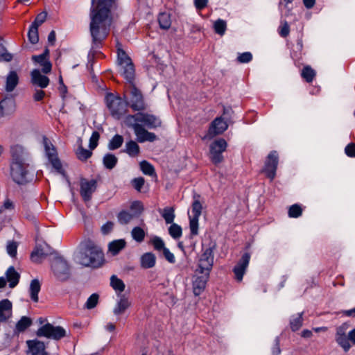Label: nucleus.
<instances>
[{
    "instance_id": "f8f14e48",
    "label": "nucleus",
    "mask_w": 355,
    "mask_h": 355,
    "mask_svg": "<svg viewBox=\"0 0 355 355\" xmlns=\"http://www.w3.org/2000/svg\"><path fill=\"white\" fill-rule=\"evenodd\" d=\"M89 240L85 239L78 246L74 254V261L76 263L89 266Z\"/></svg>"
},
{
    "instance_id": "c9c22d12",
    "label": "nucleus",
    "mask_w": 355,
    "mask_h": 355,
    "mask_svg": "<svg viewBox=\"0 0 355 355\" xmlns=\"http://www.w3.org/2000/svg\"><path fill=\"white\" fill-rule=\"evenodd\" d=\"M80 193L85 202L89 201V181L81 178L80 181Z\"/></svg>"
},
{
    "instance_id": "7ed1b4c3",
    "label": "nucleus",
    "mask_w": 355,
    "mask_h": 355,
    "mask_svg": "<svg viewBox=\"0 0 355 355\" xmlns=\"http://www.w3.org/2000/svg\"><path fill=\"white\" fill-rule=\"evenodd\" d=\"M117 61L120 71L128 82H132L135 78V67L130 58L126 53L118 46Z\"/></svg>"
},
{
    "instance_id": "9d476101",
    "label": "nucleus",
    "mask_w": 355,
    "mask_h": 355,
    "mask_svg": "<svg viewBox=\"0 0 355 355\" xmlns=\"http://www.w3.org/2000/svg\"><path fill=\"white\" fill-rule=\"evenodd\" d=\"M227 144L224 139L215 140L210 145V158L214 164L220 163L223 160L222 153L225 151Z\"/></svg>"
},
{
    "instance_id": "f3484780",
    "label": "nucleus",
    "mask_w": 355,
    "mask_h": 355,
    "mask_svg": "<svg viewBox=\"0 0 355 355\" xmlns=\"http://www.w3.org/2000/svg\"><path fill=\"white\" fill-rule=\"evenodd\" d=\"M227 123L221 117L216 118L210 125L208 136L213 137L217 135H220L227 129Z\"/></svg>"
},
{
    "instance_id": "864d4df0",
    "label": "nucleus",
    "mask_w": 355,
    "mask_h": 355,
    "mask_svg": "<svg viewBox=\"0 0 355 355\" xmlns=\"http://www.w3.org/2000/svg\"><path fill=\"white\" fill-rule=\"evenodd\" d=\"M278 33L282 37H286L290 33V27L288 22L285 20L281 21V24L278 28Z\"/></svg>"
},
{
    "instance_id": "cd10ccee",
    "label": "nucleus",
    "mask_w": 355,
    "mask_h": 355,
    "mask_svg": "<svg viewBox=\"0 0 355 355\" xmlns=\"http://www.w3.org/2000/svg\"><path fill=\"white\" fill-rule=\"evenodd\" d=\"M6 282H9L10 288L15 287L19 280L20 275L18 273L13 266H10L8 268L6 272Z\"/></svg>"
},
{
    "instance_id": "680f3d73",
    "label": "nucleus",
    "mask_w": 355,
    "mask_h": 355,
    "mask_svg": "<svg viewBox=\"0 0 355 355\" xmlns=\"http://www.w3.org/2000/svg\"><path fill=\"white\" fill-rule=\"evenodd\" d=\"M100 135L98 131H94L90 137V150H94L98 145Z\"/></svg>"
},
{
    "instance_id": "0e129e2a",
    "label": "nucleus",
    "mask_w": 355,
    "mask_h": 355,
    "mask_svg": "<svg viewBox=\"0 0 355 355\" xmlns=\"http://www.w3.org/2000/svg\"><path fill=\"white\" fill-rule=\"evenodd\" d=\"M114 223L111 221L107 222L101 227V232L103 234L106 235L110 234L114 228Z\"/></svg>"
},
{
    "instance_id": "e433bc0d",
    "label": "nucleus",
    "mask_w": 355,
    "mask_h": 355,
    "mask_svg": "<svg viewBox=\"0 0 355 355\" xmlns=\"http://www.w3.org/2000/svg\"><path fill=\"white\" fill-rule=\"evenodd\" d=\"M32 324V320L30 318L23 316L17 322L15 325V330L18 332H22L29 327Z\"/></svg>"
},
{
    "instance_id": "5fc2aeb1",
    "label": "nucleus",
    "mask_w": 355,
    "mask_h": 355,
    "mask_svg": "<svg viewBox=\"0 0 355 355\" xmlns=\"http://www.w3.org/2000/svg\"><path fill=\"white\" fill-rule=\"evenodd\" d=\"M198 220L199 218L189 216V227L192 235L198 234Z\"/></svg>"
},
{
    "instance_id": "4468645a",
    "label": "nucleus",
    "mask_w": 355,
    "mask_h": 355,
    "mask_svg": "<svg viewBox=\"0 0 355 355\" xmlns=\"http://www.w3.org/2000/svg\"><path fill=\"white\" fill-rule=\"evenodd\" d=\"M214 263V255L211 248H207L203 253L200 255L198 262L199 273L209 274Z\"/></svg>"
},
{
    "instance_id": "8fccbe9b",
    "label": "nucleus",
    "mask_w": 355,
    "mask_h": 355,
    "mask_svg": "<svg viewBox=\"0 0 355 355\" xmlns=\"http://www.w3.org/2000/svg\"><path fill=\"white\" fill-rule=\"evenodd\" d=\"M130 211L135 217H139L144 210L143 205L139 201H135L131 203Z\"/></svg>"
},
{
    "instance_id": "a878e982",
    "label": "nucleus",
    "mask_w": 355,
    "mask_h": 355,
    "mask_svg": "<svg viewBox=\"0 0 355 355\" xmlns=\"http://www.w3.org/2000/svg\"><path fill=\"white\" fill-rule=\"evenodd\" d=\"M119 300L113 310L114 314L116 315L123 313L130 305L128 298L125 295H119Z\"/></svg>"
},
{
    "instance_id": "37998d69",
    "label": "nucleus",
    "mask_w": 355,
    "mask_h": 355,
    "mask_svg": "<svg viewBox=\"0 0 355 355\" xmlns=\"http://www.w3.org/2000/svg\"><path fill=\"white\" fill-rule=\"evenodd\" d=\"M28 37L31 44H37L39 41L38 27L31 25L28 32Z\"/></svg>"
},
{
    "instance_id": "20e7f679",
    "label": "nucleus",
    "mask_w": 355,
    "mask_h": 355,
    "mask_svg": "<svg viewBox=\"0 0 355 355\" xmlns=\"http://www.w3.org/2000/svg\"><path fill=\"white\" fill-rule=\"evenodd\" d=\"M28 167L26 162H12L10 174L12 180L19 184L26 182L29 176Z\"/></svg>"
},
{
    "instance_id": "72a5a7b5",
    "label": "nucleus",
    "mask_w": 355,
    "mask_h": 355,
    "mask_svg": "<svg viewBox=\"0 0 355 355\" xmlns=\"http://www.w3.org/2000/svg\"><path fill=\"white\" fill-rule=\"evenodd\" d=\"M202 209V204L200 202V196L195 194L193 196V201L192 203L191 211L193 215L191 217L200 218Z\"/></svg>"
},
{
    "instance_id": "6e6d98bb",
    "label": "nucleus",
    "mask_w": 355,
    "mask_h": 355,
    "mask_svg": "<svg viewBox=\"0 0 355 355\" xmlns=\"http://www.w3.org/2000/svg\"><path fill=\"white\" fill-rule=\"evenodd\" d=\"M46 17H47L46 12L43 11V12H40L37 15V17H35L34 21L32 23L31 25L39 27L40 25H42L46 21Z\"/></svg>"
},
{
    "instance_id": "dca6fc26",
    "label": "nucleus",
    "mask_w": 355,
    "mask_h": 355,
    "mask_svg": "<svg viewBox=\"0 0 355 355\" xmlns=\"http://www.w3.org/2000/svg\"><path fill=\"white\" fill-rule=\"evenodd\" d=\"M250 259V255L249 253H245L241 259L239 261L237 264L234 268V272L235 278L238 282H241L244 274L245 273L246 269L248 267Z\"/></svg>"
},
{
    "instance_id": "c03bdc74",
    "label": "nucleus",
    "mask_w": 355,
    "mask_h": 355,
    "mask_svg": "<svg viewBox=\"0 0 355 355\" xmlns=\"http://www.w3.org/2000/svg\"><path fill=\"white\" fill-rule=\"evenodd\" d=\"M302 324V313L293 315L290 320L291 328L293 331L298 330Z\"/></svg>"
},
{
    "instance_id": "c85d7f7f",
    "label": "nucleus",
    "mask_w": 355,
    "mask_h": 355,
    "mask_svg": "<svg viewBox=\"0 0 355 355\" xmlns=\"http://www.w3.org/2000/svg\"><path fill=\"white\" fill-rule=\"evenodd\" d=\"M49 253L45 251L44 248L42 245H37L35 250L32 252L31 259L34 263H41L42 259L47 257Z\"/></svg>"
},
{
    "instance_id": "4d7b16f0",
    "label": "nucleus",
    "mask_w": 355,
    "mask_h": 355,
    "mask_svg": "<svg viewBox=\"0 0 355 355\" xmlns=\"http://www.w3.org/2000/svg\"><path fill=\"white\" fill-rule=\"evenodd\" d=\"M12 59V55L7 51L3 45H0V61L9 62Z\"/></svg>"
},
{
    "instance_id": "1a4fd4ad",
    "label": "nucleus",
    "mask_w": 355,
    "mask_h": 355,
    "mask_svg": "<svg viewBox=\"0 0 355 355\" xmlns=\"http://www.w3.org/2000/svg\"><path fill=\"white\" fill-rule=\"evenodd\" d=\"M37 335L40 337L60 340L66 336V331L62 327H55L50 323H47L37 329Z\"/></svg>"
},
{
    "instance_id": "bb28decb",
    "label": "nucleus",
    "mask_w": 355,
    "mask_h": 355,
    "mask_svg": "<svg viewBox=\"0 0 355 355\" xmlns=\"http://www.w3.org/2000/svg\"><path fill=\"white\" fill-rule=\"evenodd\" d=\"M156 263V257L151 252L144 253L140 258L141 267L144 269L152 268Z\"/></svg>"
},
{
    "instance_id": "5701e85b",
    "label": "nucleus",
    "mask_w": 355,
    "mask_h": 355,
    "mask_svg": "<svg viewBox=\"0 0 355 355\" xmlns=\"http://www.w3.org/2000/svg\"><path fill=\"white\" fill-rule=\"evenodd\" d=\"M11 155L12 157V162H26V153L24 147L21 145L16 144L11 147Z\"/></svg>"
},
{
    "instance_id": "69168bd1",
    "label": "nucleus",
    "mask_w": 355,
    "mask_h": 355,
    "mask_svg": "<svg viewBox=\"0 0 355 355\" xmlns=\"http://www.w3.org/2000/svg\"><path fill=\"white\" fill-rule=\"evenodd\" d=\"M349 325L347 323H343L336 329V336H345Z\"/></svg>"
},
{
    "instance_id": "58836bf2",
    "label": "nucleus",
    "mask_w": 355,
    "mask_h": 355,
    "mask_svg": "<svg viewBox=\"0 0 355 355\" xmlns=\"http://www.w3.org/2000/svg\"><path fill=\"white\" fill-rule=\"evenodd\" d=\"M158 21L161 28L168 29L171 25L170 15L166 12L160 13L158 17Z\"/></svg>"
},
{
    "instance_id": "79ce46f5",
    "label": "nucleus",
    "mask_w": 355,
    "mask_h": 355,
    "mask_svg": "<svg viewBox=\"0 0 355 355\" xmlns=\"http://www.w3.org/2000/svg\"><path fill=\"white\" fill-rule=\"evenodd\" d=\"M117 161V157L110 153L106 154L103 157V164L108 169H112L116 166Z\"/></svg>"
},
{
    "instance_id": "f704fd0d",
    "label": "nucleus",
    "mask_w": 355,
    "mask_h": 355,
    "mask_svg": "<svg viewBox=\"0 0 355 355\" xmlns=\"http://www.w3.org/2000/svg\"><path fill=\"white\" fill-rule=\"evenodd\" d=\"M135 218V216L132 212L126 210L121 211L117 215L118 221L122 225L128 224Z\"/></svg>"
},
{
    "instance_id": "7c9ffc66",
    "label": "nucleus",
    "mask_w": 355,
    "mask_h": 355,
    "mask_svg": "<svg viewBox=\"0 0 355 355\" xmlns=\"http://www.w3.org/2000/svg\"><path fill=\"white\" fill-rule=\"evenodd\" d=\"M41 285L38 279H35L31 281L29 288L30 296L31 300L35 302H38V293L40 291Z\"/></svg>"
},
{
    "instance_id": "423d86ee",
    "label": "nucleus",
    "mask_w": 355,
    "mask_h": 355,
    "mask_svg": "<svg viewBox=\"0 0 355 355\" xmlns=\"http://www.w3.org/2000/svg\"><path fill=\"white\" fill-rule=\"evenodd\" d=\"M52 271L60 281H65L69 278L70 269L68 263L60 257H56L51 263Z\"/></svg>"
},
{
    "instance_id": "09e8293b",
    "label": "nucleus",
    "mask_w": 355,
    "mask_h": 355,
    "mask_svg": "<svg viewBox=\"0 0 355 355\" xmlns=\"http://www.w3.org/2000/svg\"><path fill=\"white\" fill-rule=\"evenodd\" d=\"M123 142V138L122 136L116 135L110 141L108 148L110 150H115L121 147Z\"/></svg>"
},
{
    "instance_id": "49530a36",
    "label": "nucleus",
    "mask_w": 355,
    "mask_h": 355,
    "mask_svg": "<svg viewBox=\"0 0 355 355\" xmlns=\"http://www.w3.org/2000/svg\"><path fill=\"white\" fill-rule=\"evenodd\" d=\"M131 235L135 241L141 243L145 238V232L142 228L139 227H135L132 230Z\"/></svg>"
},
{
    "instance_id": "a211bd4d",
    "label": "nucleus",
    "mask_w": 355,
    "mask_h": 355,
    "mask_svg": "<svg viewBox=\"0 0 355 355\" xmlns=\"http://www.w3.org/2000/svg\"><path fill=\"white\" fill-rule=\"evenodd\" d=\"M42 72L39 69H33L31 73V82L33 85L44 89L49 85L50 80L46 76L42 74Z\"/></svg>"
},
{
    "instance_id": "e2e57ef3",
    "label": "nucleus",
    "mask_w": 355,
    "mask_h": 355,
    "mask_svg": "<svg viewBox=\"0 0 355 355\" xmlns=\"http://www.w3.org/2000/svg\"><path fill=\"white\" fill-rule=\"evenodd\" d=\"M144 179L143 178H135L132 181V186L137 191H140L144 184Z\"/></svg>"
},
{
    "instance_id": "6ab92c4d",
    "label": "nucleus",
    "mask_w": 355,
    "mask_h": 355,
    "mask_svg": "<svg viewBox=\"0 0 355 355\" xmlns=\"http://www.w3.org/2000/svg\"><path fill=\"white\" fill-rule=\"evenodd\" d=\"M12 315V304L8 299L0 301V322L10 319Z\"/></svg>"
},
{
    "instance_id": "4c0bfd02",
    "label": "nucleus",
    "mask_w": 355,
    "mask_h": 355,
    "mask_svg": "<svg viewBox=\"0 0 355 355\" xmlns=\"http://www.w3.org/2000/svg\"><path fill=\"white\" fill-rule=\"evenodd\" d=\"M316 75L315 71L309 66L304 67L301 71L302 77L307 82L311 83Z\"/></svg>"
},
{
    "instance_id": "c756f323",
    "label": "nucleus",
    "mask_w": 355,
    "mask_h": 355,
    "mask_svg": "<svg viewBox=\"0 0 355 355\" xmlns=\"http://www.w3.org/2000/svg\"><path fill=\"white\" fill-rule=\"evenodd\" d=\"M126 245L124 239H117L110 242L108 245V250L112 255H116Z\"/></svg>"
},
{
    "instance_id": "2eb2a0df",
    "label": "nucleus",
    "mask_w": 355,
    "mask_h": 355,
    "mask_svg": "<svg viewBox=\"0 0 355 355\" xmlns=\"http://www.w3.org/2000/svg\"><path fill=\"white\" fill-rule=\"evenodd\" d=\"M209 274L199 273L198 270L193 276V291L195 295H200L205 290Z\"/></svg>"
},
{
    "instance_id": "f03ea898",
    "label": "nucleus",
    "mask_w": 355,
    "mask_h": 355,
    "mask_svg": "<svg viewBox=\"0 0 355 355\" xmlns=\"http://www.w3.org/2000/svg\"><path fill=\"white\" fill-rule=\"evenodd\" d=\"M127 121L133 128L139 142L153 141L156 139V135L147 131L139 124L143 123L149 128H155L161 125V121L154 115L146 113H137L130 115L127 118Z\"/></svg>"
},
{
    "instance_id": "603ef678",
    "label": "nucleus",
    "mask_w": 355,
    "mask_h": 355,
    "mask_svg": "<svg viewBox=\"0 0 355 355\" xmlns=\"http://www.w3.org/2000/svg\"><path fill=\"white\" fill-rule=\"evenodd\" d=\"M302 214V209L300 205L295 204L291 205L288 209V216L291 218H298Z\"/></svg>"
},
{
    "instance_id": "774afa93",
    "label": "nucleus",
    "mask_w": 355,
    "mask_h": 355,
    "mask_svg": "<svg viewBox=\"0 0 355 355\" xmlns=\"http://www.w3.org/2000/svg\"><path fill=\"white\" fill-rule=\"evenodd\" d=\"M345 151L347 156L355 157V144L351 143L348 144L345 147Z\"/></svg>"
},
{
    "instance_id": "bf43d9fd",
    "label": "nucleus",
    "mask_w": 355,
    "mask_h": 355,
    "mask_svg": "<svg viewBox=\"0 0 355 355\" xmlns=\"http://www.w3.org/2000/svg\"><path fill=\"white\" fill-rule=\"evenodd\" d=\"M252 59V55L250 52H244L240 53L237 57V61L240 63H248Z\"/></svg>"
},
{
    "instance_id": "a19ab883",
    "label": "nucleus",
    "mask_w": 355,
    "mask_h": 355,
    "mask_svg": "<svg viewBox=\"0 0 355 355\" xmlns=\"http://www.w3.org/2000/svg\"><path fill=\"white\" fill-rule=\"evenodd\" d=\"M162 216L164 218L166 223H173L175 218L174 209L171 207H166L162 211Z\"/></svg>"
},
{
    "instance_id": "3c124183",
    "label": "nucleus",
    "mask_w": 355,
    "mask_h": 355,
    "mask_svg": "<svg viewBox=\"0 0 355 355\" xmlns=\"http://www.w3.org/2000/svg\"><path fill=\"white\" fill-rule=\"evenodd\" d=\"M169 234L175 239H179L182 236V228L176 223H172L168 228Z\"/></svg>"
},
{
    "instance_id": "338daca9",
    "label": "nucleus",
    "mask_w": 355,
    "mask_h": 355,
    "mask_svg": "<svg viewBox=\"0 0 355 355\" xmlns=\"http://www.w3.org/2000/svg\"><path fill=\"white\" fill-rule=\"evenodd\" d=\"M163 254L165 259L171 263H173L175 261V258L174 254L170 252L168 248H164L163 250Z\"/></svg>"
},
{
    "instance_id": "6e6552de",
    "label": "nucleus",
    "mask_w": 355,
    "mask_h": 355,
    "mask_svg": "<svg viewBox=\"0 0 355 355\" xmlns=\"http://www.w3.org/2000/svg\"><path fill=\"white\" fill-rule=\"evenodd\" d=\"M43 146L46 156L51 162L53 167L60 173L64 174L62 164L58 159L56 148L52 144L51 141L46 137H43Z\"/></svg>"
},
{
    "instance_id": "a18cd8bd",
    "label": "nucleus",
    "mask_w": 355,
    "mask_h": 355,
    "mask_svg": "<svg viewBox=\"0 0 355 355\" xmlns=\"http://www.w3.org/2000/svg\"><path fill=\"white\" fill-rule=\"evenodd\" d=\"M140 168L143 173L147 175H155V171L153 166L147 161H142L140 162Z\"/></svg>"
},
{
    "instance_id": "0eeeda50",
    "label": "nucleus",
    "mask_w": 355,
    "mask_h": 355,
    "mask_svg": "<svg viewBox=\"0 0 355 355\" xmlns=\"http://www.w3.org/2000/svg\"><path fill=\"white\" fill-rule=\"evenodd\" d=\"M134 80L128 82L130 89V97L128 104L135 111H141L146 109L144 97L141 92L135 87Z\"/></svg>"
},
{
    "instance_id": "052dcab7",
    "label": "nucleus",
    "mask_w": 355,
    "mask_h": 355,
    "mask_svg": "<svg viewBox=\"0 0 355 355\" xmlns=\"http://www.w3.org/2000/svg\"><path fill=\"white\" fill-rule=\"evenodd\" d=\"M152 243L154 246V248L157 250H163L164 248H166L163 240L159 237H154L152 239Z\"/></svg>"
},
{
    "instance_id": "393cba45",
    "label": "nucleus",
    "mask_w": 355,
    "mask_h": 355,
    "mask_svg": "<svg viewBox=\"0 0 355 355\" xmlns=\"http://www.w3.org/2000/svg\"><path fill=\"white\" fill-rule=\"evenodd\" d=\"M19 83V77L17 73L11 71L6 76L5 89L7 92H12Z\"/></svg>"
},
{
    "instance_id": "de8ad7c7",
    "label": "nucleus",
    "mask_w": 355,
    "mask_h": 355,
    "mask_svg": "<svg viewBox=\"0 0 355 355\" xmlns=\"http://www.w3.org/2000/svg\"><path fill=\"white\" fill-rule=\"evenodd\" d=\"M214 28L217 34L220 35H223L227 28L226 21L223 19H218L214 22Z\"/></svg>"
},
{
    "instance_id": "ddd939ff",
    "label": "nucleus",
    "mask_w": 355,
    "mask_h": 355,
    "mask_svg": "<svg viewBox=\"0 0 355 355\" xmlns=\"http://www.w3.org/2000/svg\"><path fill=\"white\" fill-rule=\"evenodd\" d=\"M277 165L278 154L277 151H272L268 154L263 169V172L270 180H272L276 175Z\"/></svg>"
},
{
    "instance_id": "412c9836",
    "label": "nucleus",
    "mask_w": 355,
    "mask_h": 355,
    "mask_svg": "<svg viewBox=\"0 0 355 355\" xmlns=\"http://www.w3.org/2000/svg\"><path fill=\"white\" fill-rule=\"evenodd\" d=\"M15 109V101L11 98H5L0 102V118L11 114Z\"/></svg>"
},
{
    "instance_id": "4be33fe9",
    "label": "nucleus",
    "mask_w": 355,
    "mask_h": 355,
    "mask_svg": "<svg viewBox=\"0 0 355 355\" xmlns=\"http://www.w3.org/2000/svg\"><path fill=\"white\" fill-rule=\"evenodd\" d=\"M27 345L31 355H48L45 352V346L43 342L38 340H28Z\"/></svg>"
},
{
    "instance_id": "473e14b6",
    "label": "nucleus",
    "mask_w": 355,
    "mask_h": 355,
    "mask_svg": "<svg viewBox=\"0 0 355 355\" xmlns=\"http://www.w3.org/2000/svg\"><path fill=\"white\" fill-rule=\"evenodd\" d=\"M110 286L116 293L119 295H121V293L125 290V287L123 282L114 275H112L110 277Z\"/></svg>"
},
{
    "instance_id": "13d9d810",
    "label": "nucleus",
    "mask_w": 355,
    "mask_h": 355,
    "mask_svg": "<svg viewBox=\"0 0 355 355\" xmlns=\"http://www.w3.org/2000/svg\"><path fill=\"white\" fill-rule=\"evenodd\" d=\"M17 244L15 241H9L7 244L6 250L8 254L11 257H15L17 254Z\"/></svg>"
},
{
    "instance_id": "2f4dec72",
    "label": "nucleus",
    "mask_w": 355,
    "mask_h": 355,
    "mask_svg": "<svg viewBox=\"0 0 355 355\" xmlns=\"http://www.w3.org/2000/svg\"><path fill=\"white\" fill-rule=\"evenodd\" d=\"M77 148L76 149V155L78 159L86 161L89 158V150L83 147V141L81 138H78L76 141Z\"/></svg>"
},
{
    "instance_id": "aec40b11",
    "label": "nucleus",
    "mask_w": 355,
    "mask_h": 355,
    "mask_svg": "<svg viewBox=\"0 0 355 355\" xmlns=\"http://www.w3.org/2000/svg\"><path fill=\"white\" fill-rule=\"evenodd\" d=\"M336 340L345 352L349 351L351 347L349 340L355 345V329L350 331L347 336H336Z\"/></svg>"
},
{
    "instance_id": "f257e3e1",
    "label": "nucleus",
    "mask_w": 355,
    "mask_h": 355,
    "mask_svg": "<svg viewBox=\"0 0 355 355\" xmlns=\"http://www.w3.org/2000/svg\"><path fill=\"white\" fill-rule=\"evenodd\" d=\"M115 0H92L90 33L94 46L98 49L106 37L112 23L111 9Z\"/></svg>"
},
{
    "instance_id": "ea45409f",
    "label": "nucleus",
    "mask_w": 355,
    "mask_h": 355,
    "mask_svg": "<svg viewBox=\"0 0 355 355\" xmlns=\"http://www.w3.org/2000/svg\"><path fill=\"white\" fill-rule=\"evenodd\" d=\"M125 152L131 157L137 156L139 153V146L134 141H130L125 144Z\"/></svg>"
},
{
    "instance_id": "9b49d317",
    "label": "nucleus",
    "mask_w": 355,
    "mask_h": 355,
    "mask_svg": "<svg viewBox=\"0 0 355 355\" xmlns=\"http://www.w3.org/2000/svg\"><path fill=\"white\" fill-rule=\"evenodd\" d=\"M105 262L102 248L90 241V268H98Z\"/></svg>"
},
{
    "instance_id": "39448f33",
    "label": "nucleus",
    "mask_w": 355,
    "mask_h": 355,
    "mask_svg": "<svg viewBox=\"0 0 355 355\" xmlns=\"http://www.w3.org/2000/svg\"><path fill=\"white\" fill-rule=\"evenodd\" d=\"M106 105L111 114L116 117L119 118L126 111L127 105L119 96H116L112 94H107L105 97Z\"/></svg>"
},
{
    "instance_id": "b1692460",
    "label": "nucleus",
    "mask_w": 355,
    "mask_h": 355,
    "mask_svg": "<svg viewBox=\"0 0 355 355\" xmlns=\"http://www.w3.org/2000/svg\"><path fill=\"white\" fill-rule=\"evenodd\" d=\"M33 62L39 64L42 68V71L46 74L51 72L52 69V64L49 61V58H44L41 55H35L32 56Z\"/></svg>"
}]
</instances>
